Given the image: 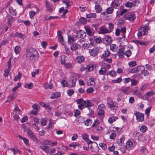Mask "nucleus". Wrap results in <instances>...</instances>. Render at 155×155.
Returning a JSON list of instances; mask_svg holds the SVG:
<instances>
[{
    "instance_id": "1",
    "label": "nucleus",
    "mask_w": 155,
    "mask_h": 155,
    "mask_svg": "<svg viewBox=\"0 0 155 155\" xmlns=\"http://www.w3.org/2000/svg\"><path fill=\"white\" fill-rule=\"evenodd\" d=\"M26 51V57L31 62H34L38 60L39 55L35 49L32 48H28Z\"/></svg>"
},
{
    "instance_id": "2",
    "label": "nucleus",
    "mask_w": 155,
    "mask_h": 155,
    "mask_svg": "<svg viewBox=\"0 0 155 155\" xmlns=\"http://www.w3.org/2000/svg\"><path fill=\"white\" fill-rule=\"evenodd\" d=\"M86 33L85 32L82 30H80L78 31L77 33L76 37L80 39V40L82 39V41H83L86 37Z\"/></svg>"
},
{
    "instance_id": "3",
    "label": "nucleus",
    "mask_w": 155,
    "mask_h": 155,
    "mask_svg": "<svg viewBox=\"0 0 155 155\" xmlns=\"http://www.w3.org/2000/svg\"><path fill=\"white\" fill-rule=\"evenodd\" d=\"M134 114L136 116V120L138 122H142L144 121V114L139 112L135 111L134 112Z\"/></svg>"
},
{
    "instance_id": "4",
    "label": "nucleus",
    "mask_w": 155,
    "mask_h": 155,
    "mask_svg": "<svg viewBox=\"0 0 155 155\" xmlns=\"http://www.w3.org/2000/svg\"><path fill=\"white\" fill-rule=\"evenodd\" d=\"M147 33V30L146 28L141 27L137 33V36L139 38H140L142 35H146Z\"/></svg>"
},
{
    "instance_id": "5",
    "label": "nucleus",
    "mask_w": 155,
    "mask_h": 155,
    "mask_svg": "<svg viewBox=\"0 0 155 155\" xmlns=\"http://www.w3.org/2000/svg\"><path fill=\"white\" fill-rule=\"evenodd\" d=\"M77 81V79L75 77H70L68 81V86L71 87L75 86Z\"/></svg>"
},
{
    "instance_id": "6",
    "label": "nucleus",
    "mask_w": 155,
    "mask_h": 155,
    "mask_svg": "<svg viewBox=\"0 0 155 155\" xmlns=\"http://www.w3.org/2000/svg\"><path fill=\"white\" fill-rule=\"evenodd\" d=\"M27 133L28 137L33 140L36 142L37 143L39 142V140L37 138L36 136L34 134L33 132L31 130H28Z\"/></svg>"
},
{
    "instance_id": "7",
    "label": "nucleus",
    "mask_w": 155,
    "mask_h": 155,
    "mask_svg": "<svg viewBox=\"0 0 155 155\" xmlns=\"http://www.w3.org/2000/svg\"><path fill=\"white\" fill-rule=\"evenodd\" d=\"M76 102L78 104H80L78 106V107L80 109L82 110L84 107H85V104H84L85 101L82 98L76 100Z\"/></svg>"
},
{
    "instance_id": "8",
    "label": "nucleus",
    "mask_w": 155,
    "mask_h": 155,
    "mask_svg": "<svg viewBox=\"0 0 155 155\" xmlns=\"http://www.w3.org/2000/svg\"><path fill=\"white\" fill-rule=\"evenodd\" d=\"M105 108V105L103 104H100L98 106V109L99 111L98 114L100 116H102L104 113V110Z\"/></svg>"
},
{
    "instance_id": "9",
    "label": "nucleus",
    "mask_w": 155,
    "mask_h": 155,
    "mask_svg": "<svg viewBox=\"0 0 155 155\" xmlns=\"http://www.w3.org/2000/svg\"><path fill=\"white\" fill-rule=\"evenodd\" d=\"M87 34L89 36H92L94 33V30L90 27L86 26L84 27Z\"/></svg>"
},
{
    "instance_id": "10",
    "label": "nucleus",
    "mask_w": 155,
    "mask_h": 155,
    "mask_svg": "<svg viewBox=\"0 0 155 155\" xmlns=\"http://www.w3.org/2000/svg\"><path fill=\"white\" fill-rule=\"evenodd\" d=\"M89 52L90 55L93 56H95L97 55L99 52V49L97 47H94L90 49Z\"/></svg>"
},
{
    "instance_id": "11",
    "label": "nucleus",
    "mask_w": 155,
    "mask_h": 155,
    "mask_svg": "<svg viewBox=\"0 0 155 155\" xmlns=\"http://www.w3.org/2000/svg\"><path fill=\"white\" fill-rule=\"evenodd\" d=\"M126 19H127L129 21H133L136 18L135 15L134 14L130 13L128 15L124 16Z\"/></svg>"
},
{
    "instance_id": "12",
    "label": "nucleus",
    "mask_w": 155,
    "mask_h": 155,
    "mask_svg": "<svg viewBox=\"0 0 155 155\" xmlns=\"http://www.w3.org/2000/svg\"><path fill=\"white\" fill-rule=\"evenodd\" d=\"M124 48H123L119 49L117 52V54L119 58H123L124 57Z\"/></svg>"
},
{
    "instance_id": "13",
    "label": "nucleus",
    "mask_w": 155,
    "mask_h": 155,
    "mask_svg": "<svg viewBox=\"0 0 155 155\" xmlns=\"http://www.w3.org/2000/svg\"><path fill=\"white\" fill-rule=\"evenodd\" d=\"M135 146V144H134L130 140H128L126 143V148L127 150H130L132 149Z\"/></svg>"
},
{
    "instance_id": "14",
    "label": "nucleus",
    "mask_w": 155,
    "mask_h": 155,
    "mask_svg": "<svg viewBox=\"0 0 155 155\" xmlns=\"http://www.w3.org/2000/svg\"><path fill=\"white\" fill-rule=\"evenodd\" d=\"M120 5L119 1V0H114L112 1L110 4V6L112 7L117 8V7Z\"/></svg>"
},
{
    "instance_id": "15",
    "label": "nucleus",
    "mask_w": 155,
    "mask_h": 155,
    "mask_svg": "<svg viewBox=\"0 0 155 155\" xmlns=\"http://www.w3.org/2000/svg\"><path fill=\"white\" fill-rule=\"evenodd\" d=\"M6 19L7 20V24L10 28L12 24L13 17L11 16L8 15L6 16Z\"/></svg>"
},
{
    "instance_id": "16",
    "label": "nucleus",
    "mask_w": 155,
    "mask_h": 155,
    "mask_svg": "<svg viewBox=\"0 0 155 155\" xmlns=\"http://www.w3.org/2000/svg\"><path fill=\"white\" fill-rule=\"evenodd\" d=\"M40 148L47 154L49 153V151L50 150V147L48 146L43 145L41 146Z\"/></svg>"
},
{
    "instance_id": "17",
    "label": "nucleus",
    "mask_w": 155,
    "mask_h": 155,
    "mask_svg": "<svg viewBox=\"0 0 155 155\" xmlns=\"http://www.w3.org/2000/svg\"><path fill=\"white\" fill-rule=\"evenodd\" d=\"M92 151L96 152L99 150V147L98 146L97 143L95 142H93L92 143Z\"/></svg>"
},
{
    "instance_id": "18",
    "label": "nucleus",
    "mask_w": 155,
    "mask_h": 155,
    "mask_svg": "<svg viewBox=\"0 0 155 155\" xmlns=\"http://www.w3.org/2000/svg\"><path fill=\"white\" fill-rule=\"evenodd\" d=\"M98 33L101 34H104L108 33V30L104 27H101L99 28Z\"/></svg>"
},
{
    "instance_id": "19",
    "label": "nucleus",
    "mask_w": 155,
    "mask_h": 155,
    "mask_svg": "<svg viewBox=\"0 0 155 155\" xmlns=\"http://www.w3.org/2000/svg\"><path fill=\"white\" fill-rule=\"evenodd\" d=\"M45 5L47 8V10L50 12H51L52 11V7L51 5L49 2L46 1L45 3Z\"/></svg>"
},
{
    "instance_id": "20",
    "label": "nucleus",
    "mask_w": 155,
    "mask_h": 155,
    "mask_svg": "<svg viewBox=\"0 0 155 155\" xmlns=\"http://www.w3.org/2000/svg\"><path fill=\"white\" fill-rule=\"evenodd\" d=\"M95 12L97 13H100L102 11V8L101 6L99 5H96L94 7Z\"/></svg>"
},
{
    "instance_id": "21",
    "label": "nucleus",
    "mask_w": 155,
    "mask_h": 155,
    "mask_svg": "<svg viewBox=\"0 0 155 155\" xmlns=\"http://www.w3.org/2000/svg\"><path fill=\"white\" fill-rule=\"evenodd\" d=\"M76 61L80 63L84 62V57L83 56H79L76 58Z\"/></svg>"
},
{
    "instance_id": "22",
    "label": "nucleus",
    "mask_w": 155,
    "mask_h": 155,
    "mask_svg": "<svg viewBox=\"0 0 155 155\" xmlns=\"http://www.w3.org/2000/svg\"><path fill=\"white\" fill-rule=\"evenodd\" d=\"M12 7H10L9 9V12L13 15L15 16L17 15V12Z\"/></svg>"
},
{
    "instance_id": "23",
    "label": "nucleus",
    "mask_w": 155,
    "mask_h": 155,
    "mask_svg": "<svg viewBox=\"0 0 155 155\" xmlns=\"http://www.w3.org/2000/svg\"><path fill=\"white\" fill-rule=\"evenodd\" d=\"M125 138L124 136H122L120 139H118L117 143L119 145L121 146L124 143Z\"/></svg>"
},
{
    "instance_id": "24",
    "label": "nucleus",
    "mask_w": 155,
    "mask_h": 155,
    "mask_svg": "<svg viewBox=\"0 0 155 155\" xmlns=\"http://www.w3.org/2000/svg\"><path fill=\"white\" fill-rule=\"evenodd\" d=\"M117 46L115 44H110V50L114 52H115L117 50Z\"/></svg>"
},
{
    "instance_id": "25",
    "label": "nucleus",
    "mask_w": 155,
    "mask_h": 155,
    "mask_svg": "<svg viewBox=\"0 0 155 155\" xmlns=\"http://www.w3.org/2000/svg\"><path fill=\"white\" fill-rule=\"evenodd\" d=\"M140 152L143 155H145L148 153L147 149L144 147H141Z\"/></svg>"
},
{
    "instance_id": "26",
    "label": "nucleus",
    "mask_w": 155,
    "mask_h": 155,
    "mask_svg": "<svg viewBox=\"0 0 155 155\" xmlns=\"http://www.w3.org/2000/svg\"><path fill=\"white\" fill-rule=\"evenodd\" d=\"M15 36L23 39H24L25 37V36L24 35L18 32H16L15 34Z\"/></svg>"
},
{
    "instance_id": "27",
    "label": "nucleus",
    "mask_w": 155,
    "mask_h": 155,
    "mask_svg": "<svg viewBox=\"0 0 155 155\" xmlns=\"http://www.w3.org/2000/svg\"><path fill=\"white\" fill-rule=\"evenodd\" d=\"M78 48V44L74 43L72 44L71 46V49L72 51H74L77 50Z\"/></svg>"
},
{
    "instance_id": "28",
    "label": "nucleus",
    "mask_w": 155,
    "mask_h": 155,
    "mask_svg": "<svg viewBox=\"0 0 155 155\" xmlns=\"http://www.w3.org/2000/svg\"><path fill=\"white\" fill-rule=\"evenodd\" d=\"M136 88V90H134V94H135L136 95H137L138 97L140 98H142L143 97V96L141 93L139 91H138L137 90V87Z\"/></svg>"
},
{
    "instance_id": "29",
    "label": "nucleus",
    "mask_w": 155,
    "mask_h": 155,
    "mask_svg": "<svg viewBox=\"0 0 155 155\" xmlns=\"http://www.w3.org/2000/svg\"><path fill=\"white\" fill-rule=\"evenodd\" d=\"M99 74L101 75H104L106 73V68L103 67L101 68L99 71Z\"/></svg>"
},
{
    "instance_id": "30",
    "label": "nucleus",
    "mask_w": 155,
    "mask_h": 155,
    "mask_svg": "<svg viewBox=\"0 0 155 155\" xmlns=\"http://www.w3.org/2000/svg\"><path fill=\"white\" fill-rule=\"evenodd\" d=\"M139 67H137V68L130 69L129 71V73H134L137 72L139 71Z\"/></svg>"
},
{
    "instance_id": "31",
    "label": "nucleus",
    "mask_w": 155,
    "mask_h": 155,
    "mask_svg": "<svg viewBox=\"0 0 155 155\" xmlns=\"http://www.w3.org/2000/svg\"><path fill=\"white\" fill-rule=\"evenodd\" d=\"M86 17L87 18H95L96 17V14L95 13H91L87 14L86 15Z\"/></svg>"
},
{
    "instance_id": "32",
    "label": "nucleus",
    "mask_w": 155,
    "mask_h": 155,
    "mask_svg": "<svg viewBox=\"0 0 155 155\" xmlns=\"http://www.w3.org/2000/svg\"><path fill=\"white\" fill-rule=\"evenodd\" d=\"M108 107L109 108H110L111 110H116L117 108V106L115 104H114V103L111 104V105H109L108 106Z\"/></svg>"
},
{
    "instance_id": "33",
    "label": "nucleus",
    "mask_w": 155,
    "mask_h": 155,
    "mask_svg": "<svg viewBox=\"0 0 155 155\" xmlns=\"http://www.w3.org/2000/svg\"><path fill=\"white\" fill-rule=\"evenodd\" d=\"M95 82L93 78L89 79L87 81V84L89 86H92L94 84Z\"/></svg>"
},
{
    "instance_id": "34",
    "label": "nucleus",
    "mask_w": 155,
    "mask_h": 155,
    "mask_svg": "<svg viewBox=\"0 0 155 155\" xmlns=\"http://www.w3.org/2000/svg\"><path fill=\"white\" fill-rule=\"evenodd\" d=\"M117 119V118L116 117H110L108 119V122L110 123L111 124L113 122L115 121Z\"/></svg>"
},
{
    "instance_id": "35",
    "label": "nucleus",
    "mask_w": 155,
    "mask_h": 155,
    "mask_svg": "<svg viewBox=\"0 0 155 155\" xmlns=\"http://www.w3.org/2000/svg\"><path fill=\"white\" fill-rule=\"evenodd\" d=\"M110 54V53L108 50L105 51L102 54V57L104 58H107L109 56Z\"/></svg>"
},
{
    "instance_id": "36",
    "label": "nucleus",
    "mask_w": 155,
    "mask_h": 155,
    "mask_svg": "<svg viewBox=\"0 0 155 155\" xmlns=\"http://www.w3.org/2000/svg\"><path fill=\"white\" fill-rule=\"evenodd\" d=\"M60 94L59 92L53 93L51 97V99H54L55 98H57L60 97Z\"/></svg>"
},
{
    "instance_id": "37",
    "label": "nucleus",
    "mask_w": 155,
    "mask_h": 155,
    "mask_svg": "<svg viewBox=\"0 0 155 155\" xmlns=\"http://www.w3.org/2000/svg\"><path fill=\"white\" fill-rule=\"evenodd\" d=\"M11 151H13L14 155H16L17 153H18L19 155L21 153V151L19 150H16L13 148H11L10 149Z\"/></svg>"
},
{
    "instance_id": "38",
    "label": "nucleus",
    "mask_w": 155,
    "mask_h": 155,
    "mask_svg": "<svg viewBox=\"0 0 155 155\" xmlns=\"http://www.w3.org/2000/svg\"><path fill=\"white\" fill-rule=\"evenodd\" d=\"M112 7H108L106 9V12L108 14H112L114 11V9Z\"/></svg>"
},
{
    "instance_id": "39",
    "label": "nucleus",
    "mask_w": 155,
    "mask_h": 155,
    "mask_svg": "<svg viewBox=\"0 0 155 155\" xmlns=\"http://www.w3.org/2000/svg\"><path fill=\"white\" fill-rule=\"evenodd\" d=\"M20 50V47L19 46H17L15 48L14 51L16 54H18L19 53Z\"/></svg>"
},
{
    "instance_id": "40",
    "label": "nucleus",
    "mask_w": 155,
    "mask_h": 155,
    "mask_svg": "<svg viewBox=\"0 0 155 155\" xmlns=\"http://www.w3.org/2000/svg\"><path fill=\"white\" fill-rule=\"evenodd\" d=\"M75 41V40H74V38L73 37V36H72L71 35H69L68 36V42H70L71 43H72Z\"/></svg>"
},
{
    "instance_id": "41",
    "label": "nucleus",
    "mask_w": 155,
    "mask_h": 155,
    "mask_svg": "<svg viewBox=\"0 0 155 155\" xmlns=\"http://www.w3.org/2000/svg\"><path fill=\"white\" fill-rule=\"evenodd\" d=\"M84 104H85V107H88V108L90 107L92 104L89 101L86 100L85 101Z\"/></svg>"
},
{
    "instance_id": "42",
    "label": "nucleus",
    "mask_w": 155,
    "mask_h": 155,
    "mask_svg": "<svg viewBox=\"0 0 155 155\" xmlns=\"http://www.w3.org/2000/svg\"><path fill=\"white\" fill-rule=\"evenodd\" d=\"M122 80L121 77L117 78V79L112 81V82L114 83H120Z\"/></svg>"
},
{
    "instance_id": "43",
    "label": "nucleus",
    "mask_w": 155,
    "mask_h": 155,
    "mask_svg": "<svg viewBox=\"0 0 155 155\" xmlns=\"http://www.w3.org/2000/svg\"><path fill=\"white\" fill-rule=\"evenodd\" d=\"M86 126H90V125L92 123V121L90 119H88L86 120L84 122Z\"/></svg>"
},
{
    "instance_id": "44",
    "label": "nucleus",
    "mask_w": 155,
    "mask_h": 155,
    "mask_svg": "<svg viewBox=\"0 0 155 155\" xmlns=\"http://www.w3.org/2000/svg\"><path fill=\"white\" fill-rule=\"evenodd\" d=\"M147 127L146 126L143 125L141 127L140 130L141 132L144 133L147 130Z\"/></svg>"
},
{
    "instance_id": "45",
    "label": "nucleus",
    "mask_w": 155,
    "mask_h": 155,
    "mask_svg": "<svg viewBox=\"0 0 155 155\" xmlns=\"http://www.w3.org/2000/svg\"><path fill=\"white\" fill-rule=\"evenodd\" d=\"M11 68H8L7 69L5 70L4 76L5 77H7L8 76V74Z\"/></svg>"
},
{
    "instance_id": "46",
    "label": "nucleus",
    "mask_w": 155,
    "mask_h": 155,
    "mask_svg": "<svg viewBox=\"0 0 155 155\" xmlns=\"http://www.w3.org/2000/svg\"><path fill=\"white\" fill-rule=\"evenodd\" d=\"M61 83L62 86L64 87H67L68 86V82L67 81L65 80H62L61 81Z\"/></svg>"
},
{
    "instance_id": "47",
    "label": "nucleus",
    "mask_w": 155,
    "mask_h": 155,
    "mask_svg": "<svg viewBox=\"0 0 155 155\" xmlns=\"http://www.w3.org/2000/svg\"><path fill=\"white\" fill-rule=\"evenodd\" d=\"M62 2L63 3H64L65 4L66 6V8H68L71 5L70 3V1L68 0L62 1Z\"/></svg>"
},
{
    "instance_id": "48",
    "label": "nucleus",
    "mask_w": 155,
    "mask_h": 155,
    "mask_svg": "<svg viewBox=\"0 0 155 155\" xmlns=\"http://www.w3.org/2000/svg\"><path fill=\"white\" fill-rule=\"evenodd\" d=\"M21 73H19L18 75H17L14 79L15 81H17L18 80V79H20L21 78Z\"/></svg>"
},
{
    "instance_id": "49",
    "label": "nucleus",
    "mask_w": 155,
    "mask_h": 155,
    "mask_svg": "<svg viewBox=\"0 0 155 155\" xmlns=\"http://www.w3.org/2000/svg\"><path fill=\"white\" fill-rule=\"evenodd\" d=\"M133 5L132 2H127L126 3L125 5L126 7L131 8L133 7Z\"/></svg>"
},
{
    "instance_id": "50",
    "label": "nucleus",
    "mask_w": 155,
    "mask_h": 155,
    "mask_svg": "<svg viewBox=\"0 0 155 155\" xmlns=\"http://www.w3.org/2000/svg\"><path fill=\"white\" fill-rule=\"evenodd\" d=\"M132 54V53L131 51L129 50L126 51L125 52H124V54L127 57H129Z\"/></svg>"
},
{
    "instance_id": "51",
    "label": "nucleus",
    "mask_w": 155,
    "mask_h": 155,
    "mask_svg": "<svg viewBox=\"0 0 155 155\" xmlns=\"http://www.w3.org/2000/svg\"><path fill=\"white\" fill-rule=\"evenodd\" d=\"M14 97L12 95H9L8 98L7 100L6 101V102H11L14 98Z\"/></svg>"
},
{
    "instance_id": "52",
    "label": "nucleus",
    "mask_w": 155,
    "mask_h": 155,
    "mask_svg": "<svg viewBox=\"0 0 155 155\" xmlns=\"http://www.w3.org/2000/svg\"><path fill=\"white\" fill-rule=\"evenodd\" d=\"M129 90V87H123L121 88V90L124 93H127L128 92Z\"/></svg>"
},
{
    "instance_id": "53",
    "label": "nucleus",
    "mask_w": 155,
    "mask_h": 155,
    "mask_svg": "<svg viewBox=\"0 0 155 155\" xmlns=\"http://www.w3.org/2000/svg\"><path fill=\"white\" fill-rule=\"evenodd\" d=\"M80 21L82 24H85L86 21L87 19L84 17H81L80 19Z\"/></svg>"
},
{
    "instance_id": "54",
    "label": "nucleus",
    "mask_w": 155,
    "mask_h": 155,
    "mask_svg": "<svg viewBox=\"0 0 155 155\" xmlns=\"http://www.w3.org/2000/svg\"><path fill=\"white\" fill-rule=\"evenodd\" d=\"M131 81V79L129 78H127L123 79V81L124 83L125 84H127L130 82Z\"/></svg>"
},
{
    "instance_id": "55",
    "label": "nucleus",
    "mask_w": 155,
    "mask_h": 155,
    "mask_svg": "<svg viewBox=\"0 0 155 155\" xmlns=\"http://www.w3.org/2000/svg\"><path fill=\"white\" fill-rule=\"evenodd\" d=\"M33 86V84L32 83H30L29 84H27L25 85V87L26 88L31 89Z\"/></svg>"
},
{
    "instance_id": "56",
    "label": "nucleus",
    "mask_w": 155,
    "mask_h": 155,
    "mask_svg": "<svg viewBox=\"0 0 155 155\" xmlns=\"http://www.w3.org/2000/svg\"><path fill=\"white\" fill-rule=\"evenodd\" d=\"M67 93L69 96H71L74 94V91L73 89H69L68 90Z\"/></svg>"
},
{
    "instance_id": "57",
    "label": "nucleus",
    "mask_w": 155,
    "mask_h": 155,
    "mask_svg": "<svg viewBox=\"0 0 155 155\" xmlns=\"http://www.w3.org/2000/svg\"><path fill=\"white\" fill-rule=\"evenodd\" d=\"M94 91V90L93 88L92 87H90L89 88H88L86 91V92L87 93H91L93 92Z\"/></svg>"
},
{
    "instance_id": "58",
    "label": "nucleus",
    "mask_w": 155,
    "mask_h": 155,
    "mask_svg": "<svg viewBox=\"0 0 155 155\" xmlns=\"http://www.w3.org/2000/svg\"><path fill=\"white\" fill-rule=\"evenodd\" d=\"M105 39L106 42L107 43H110L112 41L111 38L109 35H107Z\"/></svg>"
},
{
    "instance_id": "59",
    "label": "nucleus",
    "mask_w": 155,
    "mask_h": 155,
    "mask_svg": "<svg viewBox=\"0 0 155 155\" xmlns=\"http://www.w3.org/2000/svg\"><path fill=\"white\" fill-rule=\"evenodd\" d=\"M107 103L108 105V106L109 105H111V104L113 103L112 99L110 97H108L107 99Z\"/></svg>"
},
{
    "instance_id": "60",
    "label": "nucleus",
    "mask_w": 155,
    "mask_h": 155,
    "mask_svg": "<svg viewBox=\"0 0 155 155\" xmlns=\"http://www.w3.org/2000/svg\"><path fill=\"white\" fill-rule=\"evenodd\" d=\"M95 42L97 44L101 43L102 42V40L100 37H98L95 39Z\"/></svg>"
},
{
    "instance_id": "61",
    "label": "nucleus",
    "mask_w": 155,
    "mask_h": 155,
    "mask_svg": "<svg viewBox=\"0 0 155 155\" xmlns=\"http://www.w3.org/2000/svg\"><path fill=\"white\" fill-rule=\"evenodd\" d=\"M52 85H48V84H45L44 85V87L45 89L49 88L51 89L52 88Z\"/></svg>"
},
{
    "instance_id": "62",
    "label": "nucleus",
    "mask_w": 155,
    "mask_h": 155,
    "mask_svg": "<svg viewBox=\"0 0 155 155\" xmlns=\"http://www.w3.org/2000/svg\"><path fill=\"white\" fill-rule=\"evenodd\" d=\"M129 65L131 67H133L136 65V62L135 61H131L129 62Z\"/></svg>"
},
{
    "instance_id": "63",
    "label": "nucleus",
    "mask_w": 155,
    "mask_h": 155,
    "mask_svg": "<svg viewBox=\"0 0 155 155\" xmlns=\"http://www.w3.org/2000/svg\"><path fill=\"white\" fill-rule=\"evenodd\" d=\"M47 120L43 119H41V125L45 126L46 125Z\"/></svg>"
},
{
    "instance_id": "64",
    "label": "nucleus",
    "mask_w": 155,
    "mask_h": 155,
    "mask_svg": "<svg viewBox=\"0 0 155 155\" xmlns=\"http://www.w3.org/2000/svg\"><path fill=\"white\" fill-rule=\"evenodd\" d=\"M109 74L112 77H115L116 76V72L115 71L112 70L110 72Z\"/></svg>"
}]
</instances>
